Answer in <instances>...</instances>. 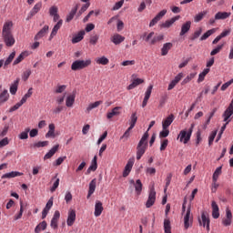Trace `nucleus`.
Returning a JSON list of instances; mask_svg holds the SVG:
<instances>
[{"label": "nucleus", "mask_w": 233, "mask_h": 233, "mask_svg": "<svg viewBox=\"0 0 233 233\" xmlns=\"http://www.w3.org/2000/svg\"><path fill=\"white\" fill-rule=\"evenodd\" d=\"M233 83V78L228 82H226L225 84L222 85L220 90H222V92H225V90H227V88H228V86H230V85H232Z\"/></svg>", "instance_id": "774afa93"}, {"label": "nucleus", "mask_w": 233, "mask_h": 233, "mask_svg": "<svg viewBox=\"0 0 233 233\" xmlns=\"http://www.w3.org/2000/svg\"><path fill=\"white\" fill-rule=\"evenodd\" d=\"M2 35L4 37V41L6 46H14V45L15 44V39L14 38V35H12V33H8Z\"/></svg>", "instance_id": "6e6552de"}, {"label": "nucleus", "mask_w": 233, "mask_h": 233, "mask_svg": "<svg viewBox=\"0 0 233 233\" xmlns=\"http://www.w3.org/2000/svg\"><path fill=\"white\" fill-rule=\"evenodd\" d=\"M198 223L200 226L202 225V227H206L208 232L210 231V218L206 211H202L201 218H198Z\"/></svg>", "instance_id": "20e7f679"}, {"label": "nucleus", "mask_w": 233, "mask_h": 233, "mask_svg": "<svg viewBox=\"0 0 233 233\" xmlns=\"http://www.w3.org/2000/svg\"><path fill=\"white\" fill-rule=\"evenodd\" d=\"M103 203L99 200H96V205H95V216L96 218H99L101 214H103Z\"/></svg>", "instance_id": "6ab92c4d"}, {"label": "nucleus", "mask_w": 233, "mask_h": 233, "mask_svg": "<svg viewBox=\"0 0 233 233\" xmlns=\"http://www.w3.org/2000/svg\"><path fill=\"white\" fill-rule=\"evenodd\" d=\"M48 128L49 130L46 134V137H52L54 139V137H56V125L49 124Z\"/></svg>", "instance_id": "c9c22d12"}, {"label": "nucleus", "mask_w": 233, "mask_h": 233, "mask_svg": "<svg viewBox=\"0 0 233 233\" xmlns=\"http://www.w3.org/2000/svg\"><path fill=\"white\" fill-rule=\"evenodd\" d=\"M172 46H174V44L170 42L164 44L161 48V56H167L168 51L172 50Z\"/></svg>", "instance_id": "7c9ffc66"}, {"label": "nucleus", "mask_w": 233, "mask_h": 233, "mask_svg": "<svg viewBox=\"0 0 233 233\" xmlns=\"http://www.w3.org/2000/svg\"><path fill=\"white\" fill-rule=\"evenodd\" d=\"M190 212H191V208L190 206L187 208V213L184 217V227L186 229H187L190 225H192V218H190Z\"/></svg>", "instance_id": "9d476101"}, {"label": "nucleus", "mask_w": 233, "mask_h": 233, "mask_svg": "<svg viewBox=\"0 0 233 233\" xmlns=\"http://www.w3.org/2000/svg\"><path fill=\"white\" fill-rule=\"evenodd\" d=\"M8 97H10V95L8 94V90L5 89L0 94V101H1V103H6V101H8Z\"/></svg>", "instance_id": "37998d69"}, {"label": "nucleus", "mask_w": 233, "mask_h": 233, "mask_svg": "<svg viewBox=\"0 0 233 233\" xmlns=\"http://www.w3.org/2000/svg\"><path fill=\"white\" fill-rule=\"evenodd\" d=\"M59 218H61V213L58 210L55 211V214H54L53 218L51 220V227L55 230H56V228H57V223L59 221Z\"/></svg>", "instance_id": "f3484780"}, {"label": "nucleus", "mask_w": 233, "mask_h": 233, "mask_svg": "<svg viewBox=\"0 0 233 233\" xmlns=\"http://www.w3.org/2000/svg\"><path fill=\"white\" fill-rule=\"evenodd\" d=\"M19 81H21V79L16 78V80L11 85L10 94H12V96H15V94H17V88L19 86Z\"/></svg>", "instance_id": "e433bc0d"}, {"label": "nucleus", "mask_w": 233, "mask_h": 233, "mask_svg": "<svg viewBox=\"0 0 233 233\" xmlns=\"http://www.w3.org/2000/svg\"><path fill=\"white\" fill-rule=\"evenodd\" d=\"M41 6H43V5L41 3H37L31 11V15H35V14L41 10Z\"/></svg>", "instance_id": "052dcab7"}, {"label": "nucleus", "mask_w": 233, "mask_h": 233, "mask_svg": "<svg viewBox=\"0 0 233 233\" xmlns=\"http://www.w3.org/2000/svg\"><path fill=\"white\" fill-rule=\"evenodd\" d=\"M59 150V144L54 146L48 153H46L44 157V159H50L51 157H53V156L56 154V152H57Z\"/></svg>", "instance_id": "cd10ccee"}, {"label": "nucleus", "mask_w": 233, "mask_h": 233, "mask_svg": "<svg viewBox=\"0 0 233 233\" xmlns=\"http://www.w3.org/2000/svg\"><path fill=\"white\" fill-rule=\"evenodd\" d=\"M216 136H218V129H216L215 131H212V133L209 136V138H208L209 147L212 146V144L214 143V139H216Z\"/></svg>", "instance_id": "13d9d810"}, {"label": "nucleus", "mask_w": 233, "mask_h": 233, "mask_svg": "<svg viewBox=\"0 0 233 233\" xmlns=\"http://www.w3.org/2000/svg\"><path fill=\"white\" fill-rule=\"evenodd\" d=\"M119 110H121V106L114 107L111 112H108L106 114V118L112 119V117H114V116H119V114H121V112H119Z\"/></svg>", "instance_id": "473e14b6"}, {"label": "nucleus", "mask_w": 233, "mask_h": 233, "mask_svg": "<svg viewBox=\"0 0 233 233\" xmlns=\"http://www.w3.org/2000/svg\"><path fill=\"white\" fill-rule=\"evenodd\" d=\"M32 90H34V89H33L32 87H30V88L28 89L27 93L22 97L21 100H22L24 103H26V99H28V97H32V94H33Z\"/></svg>", "instance_id": "0e129e2a"}, {"label": "nucleus", "mask_w": 233, "mask_h": 233, "mask_svg": "<svg viewBox=\"0 0 233 233\" xmlns=\"http://www.w3.org/2000/svg\"><path fill=\"white\" fill-rule=\"evenodd\" d=\"M168 134H170V130H168V128H163L159 133V137H168Z\"/></svg>", "instance_id": "338daca9"}, {"label": "nucleus", "mask_w": 233, "mask_h": 233, "mask_svg": "<svg viewBox=\"0 0 233 233\" xmlns=\"http://www.w3.org/2000/svg\"><path fill=\"white\" fill-rule=\"evenodd\" d=\"M74 223H76V211L74 209H70L66 219L67 227H72Z\"/></svg>", "instance_id": "4468645a"}, {"label": "nucleus", "mask_w": 233, "mask_h": 233, "mask_svg": "<svg viewBox=\"0 0 233 233\" xmlns=\"http://www.w3.org/2000/svg\"><path fill=\"white\" fill-rule=\"evenodd\" d=\"M154 203H156V188H154V186L150 188L148 198L146 202V208H150L151 207H154Z\"/></svg>", "instance_id": "39448f33"}, {"label": "nucleus", "mask_w": 233, "mask_h": 233, "mask_svg": "<svg viewBox=\"0 0 233 233\" xmlns=\"http://www.w3.org/2000/svg\"><path fill=\"white\" fill-rule=\"evenodd\" d=\"M61 26H63V19L58 20L56 25L53 27L51 35H50V39H52V37L57 35V32L59 31V28H61Z\"/></svg>", "instance_id": "a878e982"}, {"label": "nucleus", "mask_w": 233, "mask_h": 233, "mask_svg": "<svg viewBox=\"0 0 233 233\" xmlns=\"http://www.w3.org/2000/svg\"><path fill=\"white\" fill-rule=\"evenodd\" d=\"M97 183V179L94 178L91 180L89 183V189H88V194H87V199L96 192V185Z\"/></svg>", "instance_id": "c756f323"}, {"label": "nucleus", "mask_w": 233, "mask_h": 233, "mask_svg": "<svg viewBox=\"0 0 233 233\" xmlns=\"http://www.w3.org/2000/svg\"><path fill=\"white\" fill-rule=\"evenodd\" d=\"M12 26H14L12 21L5 22L3 26L2 35L12 34Z\"/></svg>", "instance_id": "aec40b11"}, {"label": "nucleus", "mask_w": 233, "mask_h": 233, "mask_svg": "<svg viewBox=\"0 0 233 233\" xmlns=\"http://www.w3.org/2000/svg\"><path fill=\"white\" fill-rule=\"evenodd\" d=\"M97 170V156L93 157L90 167L87 168L86 174L88 175L90 172H96Z\"/></svg>", "instance_id": "412c9836"}, {"label": "nucleus", "mask_w": 233, "mask_h": 233, "mask_svg": "<svg viewBox=\"0 0 233 233\" xmlns=\"http://www.w3.org/2000/svg\"><path fill=\"white\" fill-rule=\"evenodd\" d=\"M96 63L97 65H104V66H106V65H107L109 63V60H108V58H106V56H102V57L96 58Z\"/></svg>", "instance_id": "5fc2aeb1"}, {"label": "nucleus", "mask_w": 233, "mask_h": 233, "mask_svg": "<svg viewBox=\"0 0 233 233\" xmlns=\"http://www.w3.org/2000/svg\"><path fill=\"white\" fill-rule=\"evenodd\" d=\"M164 230L165 233H172V226L170 225V219H164Z\"/></svg>", "instance_id": "a19ab883"}, {"label": "nucleus", "mask_w": 233, "mask_h": 233, "mask_svg": "<svg viewBox=\"0 0 233 233\" xmlns=\"http://www.w3.org/2000/svg\"><path fill=\"white\" fill-rule=\"evenodd\" d=\"M207 14H208V11H207V10L197 14L194 16L195 23H199V21H203V18L205 17V15H207Z\"/></svg>", "instance_id": "ea45409f"}, {"label": "nucleus", "mask_w": 233, "mask_h": 233, "mask_svg": "<svg viewBox=\"0 0 233 233\" xmlns=\"http://www.w3.org/2000/svg\"><path fill=\"white\" fill-rule=\"evenodd\" d=\"M25 57H28V52L25 51L22 52L14 61L13 65L14 66H15V65H19V63H21V61H23L25 59Z\"/></svg>", "instance_id": "4c0bfd02"}, {"label": "nucleus", "mask_w": 233, "mask_h": 233, "mask_svg": "<svg viewBox=\"0 0 233 233\" xmlns=\"http://www.w3.org/2000/svg\"><path fill=\"white\" fill-rule=\"evenodd\" d=\"M132 167H134V158H129L123 171V177H127L132 172Z\"/></svg>", "instance_id": "1a4fd4ad"}, {"label": "nucleus", "mask_w": 233, "mask_h": 233, "mask_svg": "<svg viewBox=\"0 0 233 233\" xmlns=\"http://www.w3.org/2000/svg\"><path fill=\"white\" fill-rule=\"evenodd\" d=\"M221 50H223V44L218 46L215 49H213L210 52V56H216V55L219 54L221 52Z\"/></svg>", "instance_id": "680f3d73"}, {"label": "nucleus", "mask_w": 233, "mask_h": 233, "mask_svg": "<svg viewBox=\"0 0 233 233\" xmlns=\"http://www.w3.org/2000/svg\"><path fill=\"white\" fill-rule=\"evenodd\" d=\"M181 18L180 15H177L172 17L170 20H167L165 23H162L160 25V28H170V26H172V25L176 22V21H179V19Z\"/></svg>", "instance_id": "2eb2a0df"}, {"label": "nucleus", "mask_w": 233, "mask_h": 233, "mask_svg": "<svg viewBox=\"0 0 233 233\" xmlns=\"http://www.w3.org/2000/svg\"><path fill=\"white\" fill-rule=\"evenodd\" d=\"M232 114H233L232 104H229V106H228V108L225 110L223 114L224 121L228 122V118L232 116Z\"/></svg>", "instance_id": "f704fd0d"}, {"label": "nucleus", "mask_w": 233, "mask_h": 233, "mask_svg": "<svg viewBox=\"0 0 233 233\" xmlns=\"http://www.w3.org/2000/svg\"><path fill=\"white\" fill-rule=\"evenodd\" d=\"M202 32H203V29L199 27L197 31L194 32V34L190 35L189 37L190 41H196V39H198V37L201 35Z\"/></svg>", "instance_id": "49530a36"}, {"label": "nucleus", "mask_w": 233, "mask_h": 233, "mask_svg": "<svg viewBox=\"0 0 233 233\" xmlns=\"http://www.w3.org/2000/svg\"><path fill=\"white\" fill-rule=\"evenodd\" d=\"M19 176H23V173L19 171H12V172L4 174L2 176V179H12V177H17Z\"/></svg>", "instance_id": "b1692460"}, {"label": "nucleus", "mask_w": 233, "mask_h": 233, "mask_svg": "<svg viewBox=\"0 0 233 233\" xmlns=\"http://www.w3.org/2000/svg\"><path fill=\"white\" fill-rule=\"evenodd\" d=\"M230 15L231 13H228V12H218L215 15V20L219 21V20L228 19V17H230Z\"/></svg>", "instance_id": "5701e85b"}, {"label": "nucleus", "mask_w": 233, "mask_h": 233, "mask_svg": "<svg viewBox=\"0 0 233 233\" xmlns=\"http://www.w3.org/2000/svg\"><path fill=\"white\" fill-rule=\"evenodd\" d=\"M156 125V121H151L147 130L144 133V135L142 136L141 139L139 140L137 146V161H139V159H141V157H143V156L145 155V152H147V148H148V137H149V134H148V130H150V128H152V127H154Z\"/></svg>", "instance_id": "f257e3e1"}, {"label": "nucleus", "mask_w": 233, "mask_h": 233, "mask_svg": "<svg viewBox=\"0 0 233 233\" xmlns=\"http://www.w3.org/2000/svg\"><path fill=\"white\" fill-rule=\"evenodd\" d=\"M167 99H168V94L167 93H164L161 96H160V100H159V108H162V106H165V104L167 103Z\"/></svg>", "instance_id": "864d4df0"}, {"label": "nucleus", "mask_w": 233, "mask_h": 233, "mask_svg": "<svg viewBox=\"0 0 233 233\" xmlns=\"http://www.w3.org/2000/svg\"><path fill=\"white\" fill-rule=\"evenodd\" d=\"M167 15V9H164L162 11H160L149 23V26H155L156 25H157L158 21H161V19H163V17H165V15Z\"/></svg>", "instance_id": "423d86ee"}, {"label": "nucleus", "mask_w": 233, "mask_h": 233, "mask_svg": "<svg viewBox=\"0 0 233 233\" xmlns=\"http://www.w3.org/2000/svg\"><path fill=\"white\" fill-rule=\"evenodd\" d=\"M76 102V93H74L73 95H70L66 97V106H67L68 108L74 106V103Z\"/></svg>", "instance_id": "72a5a7b5"}, {"label": "nucleus", "mask_w": 233, "mask_h": 233, "mask_svg": "<svg viewBox=\"0 0 233 233\" xmlns=\"http://www.w3.org/2000/svg\"><path fill=\"white\" fill-rule=\"evenodd\" d=\"M49 30L48 25H45L35 35V41H37L38 39H41V37H45L46 35V33Z\"/></svg>", "instance_id": "393cba45"}, {"label": "nucleus", "mask_w": 233, "mask_h": 233, "mask_svg": "<svg viewBox=\"0 0 233 233\" xmlns=\"http://www.w3.org/2000/svg\"><path fill=\"white\" fill-rule=\"evenodd\" d=\"M152 88H154V86L150 85L145 94L144 100L142 102V108H145L147 106L148 100L150 99V96H152Z\"/></svg>", "instance_id": "f8f14e48"}, {"label": "nucleus", "mask_w": 233, "mask_h": 233, "mask_svg": "<svg viewBox=\"0 0 233 233\" xmlns=\"http://www.w3.org/2000/svg\"><path fill=\"white\" fill-rule=\"evenodd\" d=\"M216 32V29H210L208 31H207L201 37H200V41H205L207 39H208L209 35H212V34H214Z\"/></svg>", "instance_id": "6e6d98bb"}, {"label": "nucleus", "mask_w": 233, "mask_h": 233, "mask_svg": "<svg viewBox=\"0 0 233 233\" xmlns=\"http://www.w3.org/2000/svg\"><path fill=\"white\" fill-rule=\"evenodd\" d=\"M31 148H41L43 147H48V141H39L30 146Z\"/></svg>", "instance_id": "c03bdc74"}, {"label": "nucleus", "mask_w": 233, "mask_h": 233, "mask_svg": "<svg viewBox=\"0 0 233 233\" xmlns=\"http://www.w3.org/2000/svg\"><path fill=\"white\" fill-rule=\"evenodd\" d=\"M125 41V36L119 35V34H115L111 37V42L114 43V45H121Z\"/></svg>", "instance_id": "bb28decb"}, {"label": "nucleus", "mask_w": 233, "mask_h": 233, "mask_svg": "<svg viewBox=\"0 0 233 233\" xmlns=\"http://www.w3.org/2000/svg\"><path fill=\"white\" fill-rule=\"evenodd\" d=\"M224 227H230L232 225V211L228 208L226 209V218L222 219Z\"/></svg>", "instance_id": "0eeeda50"}, {"label": "nucleus", "mask_w": 233, "mask_h": 233, "mask_svg": "<svg viewBox=\"0 0 233 233\" xmlns=\"http://www.w3.org/2000/svg\"><path fill=\"white\" fill-rule=\"evenodd\" d=\"M28 132H30V127L25 128V130L19 135V139H28Z\"/></svg>", "instance_id": "e2e57ef3"}, {"label": "nucleus", "mask_w": 233, "mask_h": 233, "mask_svg": "<svg viewBox=\"0 0 233 233\" xmlns=\"http://www.w3.org/2000/svg\"><path fill=\"white\" fill-rule=\"evenodd\" d=\"M152 88H154V86L150 85L145 94L144 100L142 102V108H145L147 106L148 100L150 99V96H152Z\"/></svg>", "instance_id": "ddd939ff"}, {"label": "nucleus", "mask_w": 233, "mask_h": 233, "mask_svg": "<svg viewBox=\"0 0 233 233\" xmlns=\"http://www.w3.org/2000/svg\"><path fill=\"white\" fill-rule=\"evenodd\" d=\"M211 208H212V218L214 219H218L219 218V207L218 206V203L216 201L211 202Z\"/></svg>", "instance_id": "a211bd4d"}, {"label": "nucleus", "mask_w": 233, "mask_h": 233, "mask_svg": "<svg viewBox=\"0 0 233 233\" xmlns=\"http://www.w3.org/2000/svg\"><path fill=\"white\" fill-rule=\"evenodd\" d=\"M79 8V5H76L69 13V15L66 16V23H70V21H72V19H74V15H76V14H77V10Z\"/></svg>", "instance_id": "58836bf2"}, {"label": "nucleus", "mask_w": 233, "mask_h": 233, "mask_svg": "<svg viewBox=\"0 0 233 233\" xmlns=\"http://www.w3.org/2000/svg\"><path fill=\"white\" fill-rule=\"evenodd\" d=\"M97 41H99V35H91L89 38L90 45L95 46V45H97Z\"/></svg>", "instance_id": "4d7b16f0"}, {"label": "nucleus", "mask_w": 233, "mask_h": 233, "mask_svg": "<svg viewBox=\"0 0 233 233\" xmlns=\"http://www.w3.org/2000/svg\"><path fill=\"white\" fill-rule=\"evenodd\" d=\"M194 124H191L188 130L184 129L181 130L177 136V139L180 138V143L184 142V145H187L190 141V137H192V132H194Z\"/></svg>", "instance_id": "f03ea898"}, {"label": "nucleus", "mask_w": 233, "mask_h": 233, "mask_svg": "<svg viewBox=\"0 0 233 233\" xmlns=\"http://www.w3.org/2000/svg\"><path fill=\"white\" fill-rule=\"evenodd\" d=\"M92 65V60H76L71 65V70L74 72H77L78 70H83L85 68H88Z\"/></svg>", "instance_id": "7ed1b4c3"}, {"label": "nucleus", "mask_w": 233, "mask_h": 233, "mask_svg": "<svg viewBox=\"0 0 233 233\" xmlns=\"http://www.w3.org/2000/svg\"><path fill=\"white\" fill-rule=\"evenodd\" d=\"M23 105H25V102L20 100V102L16 103L14 106H12L9 109V112H15V110H19V107L23 106Z\"/></svg>", "instance_id": "bf43d9fd"}, {"label": "nucleus", "mask_w": 233, "mask_h": 233, "mask_svg": "<svg viewBox=\"0 0 233 233\" xmlns=\"http://www.w3.org/2000/svg\"><path fill=\"white\" fill-rule=\"evenodd\" d=\"M135 190L137 194L139 196L141 192L143 191V183H141L140 179H137L135 183Z\"/></svg>", "instance_id": "79ce46f5"}, {"label": "nucleus", "mask_w": 233, "mask_h": 233, "mask_svg": "<svg viewBox=\"0 0 233 233\" xmlns=\"http://www.w3.org/2000/svg\"><path fill=\"white\" fill-rule=\"evenodd\" d=\"M197 73H191L189 75L187 76V77L181 82L182 86L187 85V83H190L191 79H194V77H196Z\"/></svg>", "instance_id": "8fccbe9b"}, {"label": "nucleus", "mask_w": 233, "mask_h": 233, "mask_svg": "<svg viewBox=\"0 0 233 233\" xmlns=\"http://www.w3.org/2000/svg\"><path fill=\"white\" fill-rule=\"evenodd\" d=\"M137 123V113H133L130 117V128H134L136 127V124Z\"/></svg>", "instance_id": "09e8293b"}, {"label": "nucleus", "mask_w": 233, "mask_h": 233, "mask_svg": "<svg viewBox=\"0 0 233 233\" xmlns=\"http://www.w3.org/2000/svg\"><path fill=\"white\" fill-rule=\"evenodd\" d=\"M143 83H145L144 79L134 78L132 83L127 86V90H134L136 86H139V85H143Z\"/></svg>", "instance_id": "4be33fe9"}, {"label": "nucleus", "mask_w": 233, "mask_h": 233, "mask_svg": "<svg viewBox=\"0 0 233 233\" xmlns=\"http://www.w3.org/2000/svg\"><path fill=\"white\" fill-rule=\"evenodd\" d=\"M99 105H103V101L99 100V101H96L95 103L89 104L86 110L90 112L91 110H94V108H97Z\"/></svg>", "instance_id": "3c124183"}, {"label": "nucleus", "mask_w": 233, "mask_h": 233, "mask_svg": "<svg viewBox=\"0 0 233 233\" xmlns=\"http://www.w3.org/2000/svg\"><path fill=\"white\" fill-rule=\"evenodd\" d=\"M174 123V115H169L163 122H162V128H168L170 125Z\"/></svg>", "instance_id": "c85d7f7f"}, {"label": "nucleus", "mask_w": 233, "mask_h": 233, "mask_svg": "<svg viewBox=\"0 0 233 233\" xmlns=\"http://www.w3.org/2000/svg\"><path fill=\"white\" fill-rule=\"evenodd\" d=\"M57 12H59V9L57 8V6L53 5L49 8V15H56Z\"/></svg>", "instance_id": "69168bd1"}, {"label": "nucleus", "mask_w": 233, "mask_h": 233, "mask_svg": "<svg viewBox=\"0 0 233 233\" xmlns=\"http://www.w3.org/2000/svg\"><path fill=\"white\" fill-rule=\"evenodd\" d=\"M191 26H192V22L187 21L186 23H184L181 26V31L179 33V35L183 36L185 35V34H188Z\"/></svg>", "instance_id": "dca6fc26"}, {"label": "nucleus", "mask_w": 233, "mask_h": 233, "mask_svg": "<svg viewBox=\"0 0 233 233\" xmlns=\"http://www.w3.org/2000/svg\"><path fill=\"white\" fill-rule=\"evenodd\" d=\"M152 88H154V86L150 85L145 94L144 100L142 102V108H145L147 106L148 100L150 99V96H152Z\"/></svg>", "instance_id": "9b49d317"}, {"label": "nucleus", "mask_w": 233, "mask_h": 233, "mask_svg": "<svg viewBox=\"0 0 233 233\" xmlns=\"http://www.w3.org/2000/svg\"><path fill=\"white\" fill-rule=\"evenodd\" d=\"M221 168H223V167H217L213 173V183H217L219 176H221Z\"/></svg>", "instance_id": "de8ad7c7"}, {"label": "nucleus", "mask_w": 233, "mask_h": 233, "mask_svg": "<svg viewBox=\"0 0 233 233\" xmlns=\"http://www.w3.org/2000/svg\"><path fill=\"white\" fill-rule=\"evenodd\" d=\"M165 39L164 35H158L153 37V39L149 42V45H156L157 43H159Z\"/></svg>", "instance_id": "a18cd8bd"}, {"label": "nucleus", "mask_w": 233, "mask_h": 233, "mask_svg": "<svg viewBox=\"0 0 233 233\" xmlns=\"http://www.w3.org/2000/svg\"><path fill=\"white\" fill-rule=\"evenodd\" d=\"M15 57V51H13L9 56L6 58V60L4 63V66H8V65H10V63H12L14 61V58Z\"/></svg>", "instance_id": "603ef678"}, {"label": "nucleus", "mask_w": 233, "mask_h": 233, "mask_svg": "<svg viewBox=\"0 0 233 233\" xmlns=\"http://www.w3.org/2000/svg\"><path fill=\"white\" fill-rule=\"evenodd\" d=\"M84 37L85 30H82L72 38L71 42L73 43V45H76V43H80V41H83Z\"/></svg>", "instance_id": "2f4dec72"}]
</instances>
